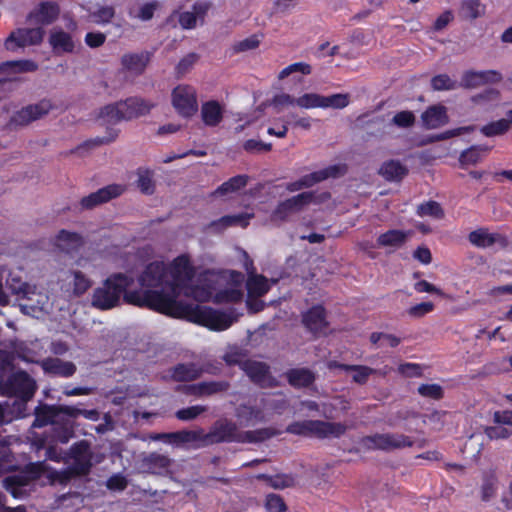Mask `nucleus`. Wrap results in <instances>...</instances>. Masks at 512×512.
Instances as JSON below:
<instances>
[{"label": "nucleus", "mask_w": 512, "mask_h": 512, "mask_svg": "<svg viewBox=\"0 0 512 512\" xmlns=\"http://www.w3.org/2000/svg\"><path fill=\"white\" fill-rule=\"evenodd\" d=\"M133 282V278L124 273L111 274L100 287L93 291L92 306L102 311L118 306L121 302L122 294Z\"/></svg>", "instance_id": "1"}, {"label": "nucleus", "mask_w": 512, "mask_h": 512, "mask_svg": "<svg viewBox=\"0 0 512 512\" xmlns=\"http://www.w3.org/2000/svg\"><path fill=\"white\" fill-rule=\"evenodd\" d=\"M181 292L172 286L160 289H149L148 309L168 317L187 320L191 304L178 301Z\"/></svg>", "instance_id": "2"}, {"label": "nucleus", "mask_w": 512, "mask_h": 512, "mask_svg": "<svg viewBox=\"0 0 512 512\" xmlns=\"http://www.w3.org/2000/svg\"><path fill=\"white\" fill-rule=\"evenodd\" d=\"M186 321L213 331H224L237 321V315L234 310L226 312L208 306L191 304Z\"/></svg>", "instance_id": "3"}, {"label": "nucleus", "mask_w": 512, "mask_h": 512, "mask_svg": "<svg viewBox=\"0 0 512 512\" xmlns=\"http://www.w3.org/2000/svg\"><path fill=\"white\" fill-rule=\"evenodd\" d=\"M347 426L340 422H328L323 420H303L294 421L286 427V432L297 435L318 439L328 437L339 438L345 434Z\"/></svg>", "instance_id": "4"}, {"label": "nucleus", "mask_w": 512, "mask_h": 512, "mask_svg": "<svg viewBox=\"0 0 512 512\" xmlns=\"http://www.w3.org/2000/svg\"><path fill=\"white\" fill-rule=\"evenodd\" d=\"M36 392V382L26 371L13 373L5 383L0 384V393L16 397L22 401L30 400Z\"/></svg>", "instance_id": "5"}, {"label": "nucleus", "mask_w": 512, "mask_h": 512, "mask_svg": "<svg viewBox=\"0 0 512 512\" xmlns=\"http://www.w3.org/2000/svg\"><path fill=\"white\" fill-rule=\"evenodd\" d=\"M360 443L368 450L392 451L412 447L414 441L411 437L399 433H376L374 435L364 436Z\"/></svg>", "instance_id": "6"}, {"label": "nucleus", "mask_w": 512, "mask_h": 512, "mask_svg": "<svg viewBox=\"0 0 512 512\" xmlns=\"http://www.w3.org/2000/svg\"><path fill=\"white\" fill-rule=\"evenodd\" d=\"M172 105L183 118H191L198 111L197 93L190 85H178L171 93Z\"/></svg>", "instance_id": "7"}, {"label": "nucleus", "mask_w": 512, "mask_h": 512, "mask_svg": "<svg viewBox=\"0 0 512 512\" xmlns=\"http://www.w3.org/2000/svg\"><path fill=\"white\" fill-rule=\"evenodd\" d=\"M347 172L345 164H334L324 169L314 171L302 176L297 181L288 183L286 189L290 192L299 191L303 188H310L328 178H338Z\"/></svg>", "instance_id": "8"}, {"label": "nucleus", "mask_w": 512, "mask_h": 512, "mask_svg": "<svg viewBox=\"0 0 512 512\" xmlns=\"http://www.w3.org/2000/svg\"><path fill=\"white\" fill-rule=\"evenodd\" d=\"M44 35L45 31L42 27L17 28L5 39L4 47L8 51L16 52L20 48L40 45Z\"/></svg>", "instance_id": "9"}, {"label": "nucleus", "mask_w": 512, "mask_h": 512, "mask_svg": "<svg viewBox=\"0 0 512 512\" xmlns=\"http://www.w3.org/2000/svg\"><path fill=\"white\" fill-rule=\"evenodd\" d=\"M94 453L88 440L73 443L66 454V460H72V466L82 475L88 476L93 467Z\"/></svg>", "instance_id": "10"}, {"label": "nucleus", "mask_w": 512, "mask_h": 512, "mask_svg": "<svg viewBox=\"0 0 512 512\" xmlns=\"http://www.w3.org/2000/svg\"><path fill=\"white\" fill-rule=\"evenodd\" d=\"M138 282L146 288L169 287L170 274L168 266L162 261L149 263L138 277Z\"/></svg>", "instance_id": "11"}, {"label": "nucleus", "mask_w": 512, "mask_h": 512, "mask_svg": "<svg viewBox=\"0 0 512 512\" xmlns=\"http://www.w3.org/2000/svg\"><path fill=\"white\" fill-rule=\"evenodd\" d=\"M168 269L170 274L169 286H172L180 292L195 276V268L191 264L189 256L186 254L177 256Z\"/></svg>", "instance_id": "12"}, {"label": "nucleus", "mask_w": 512, "mask_h": 512, "mask_svg": "<svg viewBox=\"0 0 512 512\" xmlns=\"http://www.w3.org/2000/svg\"><path fill=\"white\" fill-rule=\"evenodd\" d=\"M53 108L50 100L42 99L35 104L27 105L16 111L10 118L11 127L26 126L47 115Z\"/></svg>", "instance_id": "13"}, {"label": "nucleus", "mask_w": 512, "mask_h": 512, "mask_svg": "<svg viewBox=\"0 0 512 512\" xmlns=\"http://www.w3.org/2000/svg\"><path fill=\"white\" fill-rule=\"evenodd\" d=\"M315 193L302 192L280 202L272 212V220L286 221L290 214L301 211L305 206L314 202Z\"/></svg>", "instance_id": "14"}, {"label": "nucleus", "mask_w": 512, "mask_h": 512, "mask_svg": "<svg viewBox=\"0 0 512 512\" xmlns=\"http://www.w3.org/2000/svg\"><path fill=\"white\" fill-rule=\"evenodd\" d=\"M230 388V383L226 380L221 381H202L194 384H186L180 386L177 390L187 396H194L197 398L210 397L216 394L227 392Z\"/></svg>", "instance_id": "15"}, {"label": "nucleus", "mask_w": 512, "mask_h": 512, "mask_svg": "<svg viewBox=\"0 0 512 512\" xmlns=\"http://www.w3.org/2000/svg\"><path fill=\"white\" fill-rule=\"evenodd\" d=\"M205 438L212 443H242V432L234 422L223 420L217 421Z\"/></svg>", "instance_id": "16"}, {"label": "nucleus", "mask_w": 512, "mask_h": 512, "mask_svg": "<svg viewBox=\"0 0 512 512\" xmlns=\"http://www.w3.org/2000/svg\"><path fill=\"white\" fill-rule=\"evenodd\" d=\"M60 15V6L54 1H42L32 9L26 20L37 25L47 26L54 23Z\"/></svg>", "instance_id": "17"}, {"label": "nucleus", "mask_w": 512, "mask_h": 512, "mask_svg": "<svg viewBox=\"0 0 512 512\" xmlns=\"http://www.w3.org/2000/svg\"><path fill=\"white\" fill-rule=\"evenodd\" d=\"M303 326L312 334L317 335L329 326L327 311L321 304L313 305L302 314Z\"/></svg>", "instance_id": "18"}, {"label": "nucleus", "mask_w": 512, "mask_h": 512, "mask_svg": "<svg viewBox=\"0 0 512 512\" xmlns=\"http://www.w3.org/2000/svg\"><path fill=\"white\" fill-rule=\"evenodd\" d=\"M123 192V189L120 185L112 184L106 187L100 188L96 192L90 193L89 195L83 197L80 201V206L82 210H90L95 208L96 206L106 203L111 199H114L120 196Z\"/></svg>", "instance_id": "19"}, {"label": "nucleus", "mask_w": 512, "mask_h": 512, "mask_svg": "<svg viewBox=\"0 0 512 512\" xmlns=\"http://www.w3.org/2000/svg\"><path fill=\"white\" fill-rule=\"evenodd\" d=\"M43 372L49 376L69 378L77 370L76 365L71 361H63L58 357H47L39 362Z\"/></svg>", "instance_id": "20"}, {"label": "nucleus", "mask_w": 512, "mask_h": 512, "mask_svg": "<svg viewBox=\"0 0 512 512\" xmlns=\"http://www.w3.org/2000/svg\"><path fill=\"white\" fill-rule=\"evenodd\" d=\"M241 369L254 384L260 387L272 386L270 381L273 378L270 374V367L266 363L247 360L241 364Z\"/></svg>", "instance_id": "21"}, {"label": "nucleus", "mask_w": 512, "mask_h": 512, "mask_svg": "<svg viewBox=\"0 0 512 512\" xmlns=\"http://www.w3.org/2000/svg\"><path fill=\"white\" fill-rule=\"evenodd\" d=\"M209 372L194 362L179 363L170 369V376L176 382H191Z\"/></svg>", "instance_id": "22"}, {"label": "nucleus", "mask_w": 512, "mask_h": 512, "mask_svg": "<svg viewBox=\"0 0 512 512\" xmlns=\"http://www.w3.org/2000/svg\"><path fill=\"white\" fill-rule=\"evenodd\" d=\"M121 102L122 118L131 120L146 115L154 107V104L139 97H130Z\"/></svg>", "instance_id": "23"}, {"label": "nucleus", "mask_w": 512, "mask_h": 512, "mask_svg": "<svg viewBox=\"0 0 512 512\" xmlns=\"http://www.w3.org/2000/svg\"><path fill=\"white\" fill-rule=\"evenodd\" d=\"M150 59L151 53L148 51L126 53L121 57V65L123 70L138 76L144 73Z\"/></svg>", "instance_id": "24"}, {"label": "nucleus", "mask_w": 512, "mask_h": 512, "mask_svg": "<svg viewBox=\"0 0 512 512\" xmlns=\"http://www.w3.org/2000/svg\"><path fill=\"white\" fill-rule=\"evenodd\" d=\"M202 430H182L170 433H156L151 435L154 441H162L167 444H183L190 443L201 439Z\"/></svg>", "instance_id": "25"}, {"label": "nucleus", "mask_w": 512, "mask_h": 512, "mask_svg": "<svg viewBox=\"0 0 512 512\" xmlns=\"http://www.w3.org/2000/svg\"><path fill=\"white\" fill-rule=\"evenodd\" d=\"M422 124L426 129H436L448 121L446 107L437 104L429 106L421 115Z\"/></svg>", "instance_id": "26"}, {"label": "nucleus", "mask_w": 512, "mask_h": 512, "mask_svg": "<svg viewBox=\"0 0 512 512\" xmlns=\"http://www.w3.org/2000/svg\"><path fill=\"white\" fill-rule=\"evenodd\" d=\"M288 384L296 389L308 388L316 380L315 373L308 368H291L285 373Z\"/></svg>", "instance_id": "27"}, {"label": "nucleus", "mask_w": 512, "mask_h": 512, "mask_svg": "<svg viewBox=\"0 0 512 512\" xmlns=\"http://www.w3.org/2000/svg\"><path fill=\"white\" fill-rule=\"evenodd\" d=\"M49 44L56 54L73 53L75 49L72 35L62 29H53L50 32Z\"/></svg>", "instance_id": "28"}, {"label": "nucleus", "mask_w": 512, "mask_h": 512, "mask_svg": "<svg viewBox=\"0 0 512 512\" xmlns=\"http://www.w3.org/2000/svg\"><path fill=\"white\" fill-rule=\"evenodd\" d=\"M468 240L479 248L491 247L496 243L505 244L506 238L499 233H489L486 228H479L469 233Z\"/></svg>", "instance_id": "29"}, {"label": "nucleus", "mask_w": 512, "mask_h": 512, "mask_svg": "<svg viewBox=\"0 0 512 512\" xmlns=\"http://www.w3.org/2000/svg\"><path fill=\"white\" fill-rule=\"evenodd\" d=\"M491 147L486 145H472L461 152L458 161L462 169L480 163L490 152Z\"/></svg>", "instance_id": "30"}, {"label": "nucleus", "mask_w": 512, "mask_h": 512, "mask_svg": "<svg viewBox=\"0 0 512 512\" xmlns=\"http://www.w3.org/2000/svg\"><path fill=\"white\" fill-rule=\"evenodd\" d=\"M223 107L216 100L204 102L201 107V118L208 127H216L223 120Z\"/></svg>", "instance_id": "31"}, {"label": "nucleus", "mask_w": 512, "mask_h": 512, "mask_svg": "<svg viewBox=\"0 0 512 512\" xmlns=\"http://www.w3.org/2000/svg\"><path fill=\"white\" fill-rule=\"evenodd\" d=\"M379 174L389 182H399L408 174V168L399 160L392 159L381 165Z\"/></svg>", "instance_id": "32"}, {"label": "nucleus", "mask_w": 512, "mask_h": 512, "mask_svg": "<svg viewBox=\"0 0 512 512\" xmlns=\"http://www.w3.org/2000/svg\"><path fill=\"white\" fill-rule=\"evenodd\" d=\"M35 419L33 427L42 428L47 425H53L56 422V417L59 416L58 405L40 404L35 408Z\"/></svg>", "instance_id": "33"}, {"label": "nucleus", "mask_w": 512, "mask_h": 512, "mask_svg": "<svg viewBox=\"0 0 512 512\" xmlns=\"http://www.w3.org/2000/svg\"><path fill=\"white\" fill-rule=\"evenodd\" d=\"M257 479L263 480L273 489L283 490L296 486L297 476L295 474L280 473L276 475L259 474Z\"/></svg>", "instance_id": "34"}, {"label": "nucleus", "mask_w": 512, "mask_h": 512, "mask_svg": "<svg viewBox=\"0 0 512 512\" xmlns=\"http://www.w3.org/2000/svg\"><path fill=\"white\" fill-rule=\"evenodd\" d=\"M235 415L244 426H250L265 420L264 413L260 408L246 404H240L236 408Z\"/></svg>", "instance_id": "35"}, {"label": "nucleus", "mask_w": 512, "mask_h": 512, "mask_svg": "<svg viewBox=\"0 0 512 512\" xmlns=\"http://www.w3.org/2000/svg\"><path fill=\"white\" fill-rule=\"evenodd\" d=\"M412 231H404L398 229H390L382 233L377 238V243L381 247H401L406 243Z\"/></svg>", "instance_id": "36"}, {"label": "nucleus", "mask_w": 512, "mask_h": 512, "mask_svg": "<svg viewBox=\"0 0 512 512\" xmlns=\"http://www.w3.org/2000/svg\"><path fill=\"white\" fill-rule=\"evenodd\" d=\"M249 180L250 177L246 174L233 176L218 186L217 189L213 192V195L225 196L231 193L239 192L247 186Z\"/></svg>", "instance_id": "37"}, {"label": "nucleus", "mask_w": 512, "mask_h": 512, "mask_svg": "<svg viewBox=\"0 0 512 512\" xmlns=\"http://www.w3.org/2000/svg\"><path fill=\"white\" fill-rule=\"evenodd\" d=\"M184 295L191 297L198 302H209L213 300V285L211 283L190 284L182 288Z\"/></svg>", "instance_id": "38"}, {"label": "nucleus", "mask_w": 512, "mask_h": 512, "mask_svg": "<svg viewBox=\"0 0 512 512\" xmlns=\"http://www.w3.org/2000/svg\"><path fill=\"white\" fill-rule=\"evenodd\" d=\"M252 217L253 214L248 213L225 215L218 220L212 221L210 226L215 227L218 230H223L231 226H241L242 228H246L249 225V220Z\"/></svg>", "instance_id": "39"}, {"label": "nucleus", "mask_w": 512, "mask_h": 512, "mask_svg": "<svg viewBox=\"0 0 512 512\" xmlns=\"http://www.w3.org/2000/svg\"><path fill=\"white\" fill-rule=\"evenodd\" d=\"M246 289L249 298H260L268 293L270 286L265 276L250 275L246 281Z\"/></svg>", "instance_id": "40"}, {"label": "nucleus", "mask_w": 512, "mask_h": 512, "mask_svg": "<svg viewBox=\"0 0 512 512\" xmlns=\"http://www.w3.org/2000/svg\"><path fill=\"white\" fill-rule=\"evenodd\" d=\"M281 431L272 428L265 427L256 430L243 431L242 432V443H260L264 442L274 436H277Z\"/></svg>", "instance_id": "41"}, {"label": "nucleus", "mask_w": 512, "mask_h": 512, "mask_svg": "<svg viewBox=\"0 0 512 512\" xmlns=\"http://www.w3.org/2000/svg\"><path fill=\"white\" fill-rule=\"evenodd\" d=\"M145 465L153 474L163 475L168 472L171 459L166 455L151 453L145 459Z\"/></svg>", "instance_id": "42"}, {"label": "nucleus", "mask_w": 512, "mask_h": 512, "mask_svg": "<svg viewBox=\"0 0 512 512\" xmlns=\"http://www.w3.org/2000/svg\"><path fill=\"white\" fill-rule=\"evenodd\" d=\"M3 482L6 490L9 491L14 498L19 497L22 493V489L31 483L22 470L17 474L7 476Z\"/></svg>", "instance_id": "43"}, {"label": "nucleus", "mask_w": 512, "mask_h": 512, "mask_svg": "<svg viewBox=\"0 0 512 512\" xmlns=\"http://www.w3.org/2000/svg\"><path fill=\"white\" fill-rule=\"evenodd\" d=\"M6 285L10 292L16 295L18 299H29V295L34 293L32 287L27 282L12 274H9Z\"/></svg>", "instance_id": "44"}, {"label": "nucleus", "mask_w": 512, "mask_h": 512, "mask_svg": "<svg viewBox=\"0 0 512 512\" xmlns=\"http://www.w3.org/2000/svg\"><path fill=\"white\" fill-rule=\"evenodd\" d=\"M98 119L102 121V124L113 125L124 120L122 118L121 102L108 104L102 107L98 114Z\"/></svg>", "instance_id": "45"}, {"label": "nucleus", "mask_w": 512, "mask_h": 512, "mask_svg": "<svg viewBox=\"0 0 512 512\" xmlns=\"http://www.w3.org/2000/svg\"><path fill=\"white\" fill-rule=\"evenodd\" d=\"M57 245L65 250H77L83 244V238L76 232L62 229L56 236Z\"/></svg>", "instance_id": "46"}, {"label": "nucleus", "mask_w": 512, "mask_h": 512, "mask_svg": "<svg viewBox=\"0 0 512 512\" xmlns=\"http://www.w3.org/2000/svg\"><path fill=\"white\" fill-rule=\"evenodd\" d=\"M38 69L36 62L32 60H11L0 63V72L12 71L15 73L34 72Z\"/></svg>", "instance_id": "47"}, {"label": "nucleus", "mask_w": 512, "mask_h": 512, "mask_svg": "<svg viewBox=\"0 0 512 512\" xmlns=\"http://www.w3.org/2000/svg\"><path fill=\"white\" fill-rule=\"evenodd\" d=\"M75 435L74 427L67 421H56L52 425V437L55 441L66 444Z\"/></svg>", "instance_id": "48"}, {"label": "nucleus", "mask_w": 512, "mask_h": 512, "mask_svg": "<svg viewBox=\"0 0 512 512\" xmlns=\"http://www.w3.org/2000/svg\"><path fill=\"white\" fill-rule=\"evenodd\" d=\"M243 299V291L239 288H225L214 294L215 304L239 303Z\"/></svg>", "instance_id": "49"}, {"label": "nucleus", "mask_w": 512, "mask_h": 512, "mask_svg": "<svg viewBox=\"0 0 512 512\" xmlns=\"http://www.w3.org/2000/svg\"><path fill=\"white\" fill-rule=\"evenodd\" d=\"M510 130V122L506 119H499L483 125L480 132L485 137L502 136Z\"/></svg>", "instance_id": "50"}, {"label": "nucleus", "mask_w": 512, "mask_h": 512, "mask_svg": "<svg viewBox=\"0 0 512 512\" xmlns=\"http://www.w3.org/2000/svg\"><path fill=\"white\" fill-rule=\"evenodd\" d=\"M123 301L126 304H130L133 306H137L140 308H147L149 301V289L145 291L140 290H125L124 294H122Z\"/></svg>", "instance_id": "51"}, {"label": "nucleus", "mask_w": 512, "mask_h": 512, "mask_svg": "<svg viewBox=\"0 0 512 512\" xmlns=\"http://www.w3.org/2000/svg\"><path fill=\"white\" fill-rule=\"evenodd\" d=\"M115 17V8L110 5L99 6L96 10L89 12L90 21L97 25L109 24Z\"/></svg>", "instance_id": "52"}, {"label": "nucleus", "mask_w": 512, "mask_h": 512, "mask_svg": "<svg viewBox=\"0 0 512 512\" xmlns=\"http://www.w3.org/2000/svg\"><path fill=\"white\" fill-rule=\"evenodd\" d=\"M137 187L145 195H152L155 192L153 172L149 169L139 168L137 171Z\"/></svg>", "instance_id": "53"}, {"label": "nucleus", "mask_w": 512, "mask_h": 512, "mask_svg": "<svg viewBox=\"0 0 512 512\" xmlns=\"http://www.w3.org/2000/svg\"><path fill=\"white\" fill-rule=\"evenodd\" d=\"M416 213L420 217L431 216L435 219H442L445 215L441 205L434 200H429L424 203H421L417 207Z\"/></svg>", "instance_id": "54"}, {"label": "nucleus", "mask_w": 512, "mask_h": 512, "mask_svg": "<svg viewBox=\"0 0 512 512\" xmlns=\"http://www.w3.org/2000/svg\"><path fill=\"white\" fill-rule=\"evenodd\" d=\"M350 103L348 93H337L329 96L322 95V108L343 109Z\"/></svg>", "instance_id": "55"}, {"label": "nucleus", "mask_w": 512, "mask_h": 512, "mask_svg": "<svg viewBox=\"0 0 512 512\" xmlns=\"http://www.w3.org/2000/svg\"><path fill=\"white\" fill-rule=\"evenodd\" d=\"M434 91H450L459 88L457 81L451 79L447 74H438L432 77L430 81Z\"/></svg>", "instance_id": "56"}, {"label": "nucleus", "mask_w": 512, "mask_h": 512, "mask_svg": "<svg viewBox=\"0 0 512 512\" xmlns=\"http://www.w3.org/2000/svg\"><path fill=\"white\" fill-rule=\"evenodd\" d=\"M264 508L266 512H287L288 506L279 494L269 493L265 497Z\"/></svg>", "instance_id": "57"}, {"label": "nucleus", "mask_w": 512, "mask_h": 512, "mask_svg": "<svg viewBox=\"0 0 512 512\" xmlns=\"http://www.w3.org/2000/svg\"><path fill=\"white\" fill-rule=\"evenodd\" d=\"M85 477L72 466H68L60 471H54L50 478L52 481L58 482L60 485H67L73 478Z\"/></svg>", "instance_id": "58"}, {"label": "nucleus", "mask_w": 512, "mask_h": 512, "mask_svg": "<svg viewBox=\"0 0 512 512\" xmlns=\"http://www.w3.org/2000/svg\"><path fill=\"white\" fill-rule=\"evenodd\" d=\"M417 392L420 396L424 398H429L432 400H441L444 397V389L441 385L433 383V384H421Z\"/></svg>", "instance_id": "59"}, {"label": "nucleus", "mask_w": 512, "mask_h": 512, "mask_svg": "<svg viewBox=\"0 0 512 512\" xmlns=\"http://www.w3.org/2000/svg\"><path fill=\"white\" fill-rule=\"evenodd\" d=\"M296 105L304 109L322 108V95L317 93H305L296 98Z\"/></svg>", "instance_id": "60"}, {"label": "nucleus", "mask_w": 512, "mask_h": 512, "mask_svg": "<svg viewBox=\"0 0 512 512\" xmlns=\"http://www.w3.org/2000/svg\"><path fill=\"white\" fill-rule=\"evenodd\" d=\"M47 470V465L44 461L31 462L25 465L22 469L30 482L39 479Z\"/></svg>", "instance_id": "61"}, {"label": "nucleus", "mask_w": 512, "mask_h": 512, "mask_svg": "<svg viewBox=\"0 0 512 512\" xmlns=\"http://www.w3.org/2000/svg\"><path fill=\"white\" fill-rule=\"evenodd\" d=\"M207 410L206 406L194 405L186 408H182L176 411L175 416L181 421H190L196 419L199 415Z\"/></svg>", "instance_id": "62"}, {"label": "nucleus", "mask_w": 512, "mask_h": 512, "mask_svg": "<svg viewBox=\"0 0 512 512\" xmlns=\"http://www.w3.org/2000/svg\"><path fill=\"white\" fill-rule=\"evenodd\" d=\"M299 72L303 75H309L312 72V67L308 63L305 62H296L288 65L284 69L279 72L278 79L283 80L289 75Z\"/></svg>", "instance_id": "63"}, {"label": "nucleus", "mask_w": 512, "mask_h": 512, "mask_svg": "<svg viewBox=\"0 0 512 512\" xmlns=\"http://www.w3.org/2000/svg\"><path fill=\"white\" fill-rule=\"evenodd\" d=\"M415 121V114L409 110L397 112L392 118V123L398 128H410L415 124Z\"/></svg>", "instance_id": "64"}]
</instances>
